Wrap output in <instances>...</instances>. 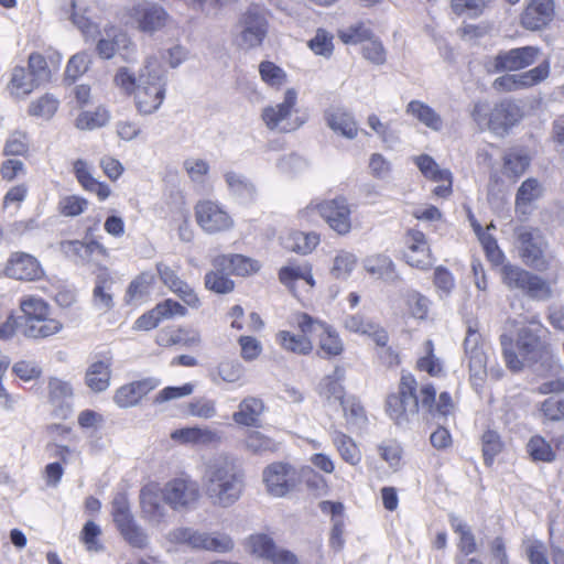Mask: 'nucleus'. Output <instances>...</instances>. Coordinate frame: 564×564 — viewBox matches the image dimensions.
Masks as SVG:
<instances>
[{
    "mask_svg": "<svg viewBox=\"0 0 564 564\" xmlns=\"http://www.w3.org/2000/svg\"><path fill=\"white\" fill-rule=\"evenodd\" d=\"M207 535L208 533L192 528H177L170 531L166 539L174 544H186L192 549L206 551Z\"/></svg>",
    "mask_w": 564,
    "mask_h": 564,
    "instance_id": "obj_37",
    "label": "nucleus"
},
{
    "mask_svg": "<svg viewBox=\"0 0 564 564\" xmlns=\"http://www.w3.org/2000/svg\"><path fill=\"white\" fill-rule=\"evenodd\" d=\"M245 444L254 454L273 453L279 448L275 441L258 431L250 432L245 440Z\"/></svg>",
    "mask_w": 564,
    "mask_h": 564,
    "instance_id": "obj_56",
    "label": "nucleus"
},
{
    "mask_svg": "<svg viewBox=\"0 0 564 564\" xmlns=\"http://www.w3.org/2000/svg\"><path fill=\"white\" fill-rule=\"evenodd\" d=\"M332 442L344 462L350 466H358L361 463V451L357 443L347 434L338 430L330 432Z\"/></svg>",
    "mask_w": 564,
    "mask_h": 564,
    "instance_id": "obj_35",
    "label": "nucleus"
},
{
    "mask_svg": "<svg viewBox=\"0 0 564 564\" xmlns=\"http://www.w3.org/2000/svg\"><path fill=\"white\" fill-rule=\"evenodd\" d=\"M539 52V48L534 46L503 51L488 61L486 67L489 73L520 70L532 65L536 61Z\"/></svg>",
    "mask_w": 564,
    "mask_h": 564,
    "instance_id": "obj_12",
    "label": "nucleus"
},
{
    "mask_svg": "<svg viewBox=\"0 0 564 564\" xmlns=\"http://www.w3.org/2000/svg\"><path fill=\"white\" fill-rule=\"evenodd\" d=\"M454 403L447 392H442L436 400V389L432 383H424L417 390L413 376H402L399 392L387 398L386 411L389 417L401 429H408L420 421V413L433 417L447 416L453 412Z\"/></svg>",
    "mask_w": 564,
    "mask_h": 564,
    "instance_id": "obj_1",
    "label": "nucleus"
},
{
    "mask_svg": "<svg viewBox=\"0 0 564 564\" xmlns=\"http://www.w3.org/2000/svg\"><path fill=\"white\" fill-rule=\"evenodd\" d=\"M111 513L113 522L119 531L134 522L128 499L122 494H119L113 498Z\"/></svg>",
    "mask_w": 564,
    "mask_h": 564,
    "instance_id": "obj_52",
    "label": "nucleus"
},
{
    "mask_svg": "<svg viewBox=\"0 0 564 564\" xmlns=\"http://www.w3.org/2000/svg\"><path fill=\"white\" fill-rule=\"evenodd\" d=\"M154 283V274L151 272H142L135 279H133L127 290L126 301L127 303L138 302L145 299L151 291Z\"/></svg>",
    "mask_w": 564,
    "mask_h": 564,
    "instance_id": "obj_42",
    "label": "nucleus"
},
{
    "mask_svg": "<svg viewBox=\"0 0 564 564\" xmlns=\"http://www.w3.org/2000/svg\"><path fill=\"white\" fill-rule=\"evenodd\" d=\"M527 452L534 462L552 463L556 454L542 436H532L527 444Z\"/></svg>",
    "mask_w": 564,
    "mask_h": 564,
    "instance_id": "obj_47",
    "label": "nucleus"
},
{
    "mask_svg": "<svg viewBox=\"0 0 564 564\" xmlns=\"http://www.w3.org/2000/svg\"><path fill=\"white\" fill-rule=\"evenodd\" d=\"M522 293L527 294L531 299L545 301L552 296V289L547 281L531 273Z\"/></svg>",
    "mask_w": 564,
    "mask_h": 564,
    "instance_id": "obj_62",
    "label": "nucleus"
},
{
    "mask_svg": "<svg viewBox=\"0 0 564 564\" xmlns=\"http://www.w3.org/2000/svg\"><path fill=\"white\" fill-rule=\"evenodd\" d=\"M372 35L371 29L364 22H357L338 31V37L341 42L350 45L366 43Z\"/></svg>",
    "mask_w": 564,
    "mask_h": 564,
    "instance_id": "obj_49",
    "label": "nucleus"
},
{
    "mask_svg": "<svg viewBox=\"0 0 564 564\" xmlns=\"http://www.w3.org/2000/svg\"><path fill=\"white\" fill-rule=\"evenodd\" d=\"M345 370L336 367L330 375L325 376L318 384V393L328 404L341 403L347 397L343 381Z\"/></svg>",
    "mask_w": 564,
    "mask_h": 564,
    "instance_id": "obj_27",
    "label": "nucleus"
},
{
    "mask_svg": "<svg viewBox=\"0 0 564 564\" xmlns=\"http://www.w3.org/2000/svg\"><path fill=\"white\" fill-rule=\"evenodd\" d=\"M542 195V184L536 178H527L518 188L516 195V212L527 215L530 213L532 204L540 199Z\"/></svg>",
    "mask_w": 564,
    "mask_h": 564,
    "instance_id": "obj_34",
    "label": "nucleus"
},
{
    "mask_svg": "<svg viewBox=\"0 0 564 564\" xmlns=\"http://www.w3.org/2000/svg\"><path fill=\"white\" fill-rule=\"evenodd\" d=\"M19 306L23 313L24 322L51 316L48 303L36 295L22 296L20 299Z\"/></svg>",
    "mask_w": 564,
    "mask_h": 564,
    "instance_id": "obj_39",
    "label": "nucleus"
},
{
    "mask_svg": "<svg viewBox=\"0 0 564 564\" xmlns=\"http://www.w3.org/2000/svg\"><path fill=\"white\" fill-rule=\"evenodd\" d=\"M406 113L413 116L421 123L434 131H440L443 127V120L441 116L423 101H410L406 106Z\"/></svg>",
    "mask_w": 564,
    "mask_h": 564,
    "instance_id": "obj_38",
    "label": "nucleus"
},
{
    "mask_svg": "<svg viewBox=\"0 0 564 564\" xmlns=\"http://www.w3.org/2000/svg\"><path fill=\"white\" fill-rule=\"evenodd\" d=\"M275 547L273 540L267 534H253L246 540L247 551L259 558L269 560Z\"/></svg>",
    "mask_w": 564,
    "mask_h": 564,
    "instance_id": "obj_48",
    "label": "nucleus"
},
{
    "mask_svg": "<svg viewBox=\"0 0 564 564\" xmlns=\"http://www.w3.org/2000/svg\"><path fill=\"white\" fill-rule=\"evenodd\" d=\"M553 13L552 0H531L522 13L521 23L528 30H540L552 20Z\"/></svg>",
    "mask_w": 564,
    "mask_h": 564,
    "instance_id": "obj_24",
    "label": "nucleus"
},
{
    "mask_svg": "<svg viewBox=\"0 0 564 564\" xmlns=\"http://www.w3.org/2000/svg\"><path fill=\"white\" fill-rule=\"evenodd\" d=\"M195 218L203 231L209 235L230 230L235 221L226 208L218 202L203 199L195 205Z\"/></svg>",
    "mask_w": 564,
    "mask_h": 564,
    "instance_id": "obj_11",
    "label": "nucleus"
},
{
    "mask_svg": "<svg viewBox=\"0 0 564 564\" xmlns=\"http://www.w3.org/2000/svg\"><path fill=\"white\" fill-rule=\"evenodd\" d=\"M48 400L52 404H62L73 397V388L68 381L52 377L48 380Z\"/></svg>",
    "mask_w": 564,
    "mask_h": 564,
    "instance_id": "obj_60",
    "label": "nucleus"
},
{
    "mask_svg": "<svg viewBox=\"0 0 564 564\" xmlns=\"http://www.w3.org/2000/svg\"><path fill=\"white\" fill-rule=\"evenodd\" d=\"M29 68L36 87L51 80L52 72L43 55L32 53L29 56Z\"/></svg>",
    "mask_w": 564,
    "mask_h": 564,
    "instance_id": "obj_58",
    "label": "nucleus"
},
{
    "mask_svg": "<svg viewBox=\"0 0 564 564\" xmlns=\"http://www.w3.org/2000/svg\"><path fill=\"white\" fill-rule=\"evenodd\" d=\"M261 119L270 131L279 133L296 131L307 121V117L300 111L295 88H288L281 102L264 107Z\"/></svg>",
    "mask_w": 564,
    "mask_h": 564,
    "instance_id": "obj_5",
    "label": "nucleus"
},
{
    "mask_svg": "<svg viewBox=\"0 0 564 564\" xmlns=\"http://www.w3.org/2000/svg\"><path fill=\"white\" fill-rule=\"evenodd\" d=\"M113 279L107 270H102L96 276L95 288L93 290V306L95 310L106 313L113 307L111 288Z\"/></svg>",
    "mask_w": 564,
    "mask_h": 564,
    "instance_id": "obj_31",
    "label": "nucleus"
},
{
    "mask_svg": "<svg viewBox=\"0 0 564 564\" xmlns=\"http://www.w3.org/2000/svg\"><path fill=\"white\" fill-rule=\"evenodd\" d=\"M449 521L452 529L459 534V550L466 555L474 553L476 551V541L468 525L454 514L449 517Z\"/></svg>",
    "mask_w": 564,
    "mask_h": 564,
    "instance_id": "obj_51",
    "label": "nucleus"
},
{
    "mask_svg": "<svg viewBox=\"0 0 564 564\" xmlns=\"http://www.w3.org/2000/svg\"><path fill=\"white\" fill-rule=\"evenodd\" d=\"M279 279L286 286H291L296 280H304L311 288L315 285L312 267L307 262L282 267L279 272Z\"/></svg>",
    "mask_w": 564,
    "mask_h": 564,
    "instance_id": "obj_40",
    "label": "nucleus"
},
{
    "mask_svg": "<svg viewBox=\"0 0 564 564\" xmlns=\"http://www.w3.org/2000/svg\"><path fill=\"white\" fill-rule=\"evenodd\" d=\"M237 43L243 50H252L262 45L269 32V22L265 9L251 4L240 15L238 24Z\"/></svg>",
    "mask_w": 564,
    "mask_h": 564,
    "instance_id": "obj_8",
    "label": "nucleus"
},
{
    "mask_svg": "<svg viewBox=\"0 0 564 564\" xmlns=\"http://www.w3.org/2000/svg\"><path fill=\"white\" fill-rule=\"evenodd\" d=\"M62 328L63 324L58 319L47 316L24 322L21 333L30 339H43L59 333Z\"/></svg>",
    "mask_w": 564,
    "mask_h": 564,
    "instance_id": "obj_32",
    "label": "nucleus"
},
{
    "mask_svg": "<svg viewBox=\"0 0 564 564\" xmlns=\"http://www.w3.org/2000/svg\"><path fill=\"white\" fill-rule=\"evenodd\" d=\"M61 249L66 257L76 263H98L100 258L107 256L106 248L97 241L83 242L69 240L61 243Z\"/></svg>",
    "mask_w": 564,
    "mask_h": 564,
    "instance_id": "obj_20",
    "label": "nucleus"
},
{
    "mask_svg": "<svg viewBox=\"0 0 564 564\" xmlns=\"http://www.w3.org/2000/svg\"><path fill=\"white\" fill-rule=\"evenodd\" d=\"M405 246L404 259L409 265L420 270H427L433 265L434 259L422 231L409 230L405 236Z\"/></svg>",
    "mask_w": 564,
    "mask_h": 564,
    "instance_id": "obj_16",
    "label": "nucleus"
},
{
    "mask_svg": "<svg viewBox=\"0 0 564 564\" xmlns=\"http://www.w3.org/2000/svg\"><path fill=\"white\" fill-rule=\"evenodd\" d=\"M267 492L273 497H284L296 484L295 468L283 462L268 465L262 473Z\"/></svg>",
    "mask_w": 564,
    "mask_h": 564,
    "instance_id": "obj_13",
    "label": "nucleus"
},
{
    "mask_svg": "<svg viewBox=\"0 0 564 564\" xmlns=\"http://www.w3.org/2000/svg\"><path fill=\"white\" fill-rule=\"evenodd\" d=\"M228 275L230 273H226L225 270H217L213 267V270L205 275L206 289L218 294L230 293L235 288V283Z\"/></svg>",
    "mask_w": 564,
    "mask_h": 564,
    "instance_id": "obj_50",
    "label": "nucleus"
},
{
    "mask_svg": "<svg viewBox=\"0 0 564 564\" xmlns=\"http://www.w3.org/2000/svg\"><path fill=\"white\" fill-rule=\"evenodd\" d=\"M521 118V110L514 102L503 100L496 105L488 119V129L496 134L507 133Z\"/></svg>",
    "mask_w": 564,
    "mask_h": 564,
    "instance_id": "obj_22",
    "label": "nucleus"
},
{
    "mask_svg": "<svg viewBox=\"0 0 564 564\" xmlns=\"http://www.w3.org/2000/svg\"><path fill=\"white\" fill-rule=\"evenodd\" d=\"M348 429H361L367 422L365 410L354 397H347L340 404Z\"/></svg>",
    "mask_w": 564,
    "mask_h": 564,
    "instance_id": "obj_44",
    "label": "nucleus"
},
{
    "mask_svg": "<svg viewBox=\"0 0 564 564\" xmlns=\"http://www.w3.org/2000/svg\"><path fill=\"white\" fill-rule=\"evenodd\" d=\"M276 340L285 350L299 355H307L313 349V344L308 337L295 335L288 330L279 332Z\"/></svg>",
    "mask_w": 564,
    "mask_h": 564,
    "instance_id": "obj_43",
    "label": "nucleus"
},
{
    "mask_svg": "<svg viewBox=\"0 0 564 564\" xmlns=\"http://www.w3.org/2000/svg\"><path fill=\"white\" fill-rule=\"evenodd\" d=\"M264 409L265 406L261 399L247 397L239 403L238 410L232 414V420L238 425L260 427L261 415Z\"/></svg>",
    "mask_w": 564,
    "mask_h": 564,
    "instance_id": "obj_25",
    "label": "nucleus"
},
{
    "mask_svg": "<svg viewBox=\"0 0 564 564\" xmlns=\"http://www.w3.org/2000/svg\"><path fill=\"white\" fill-rule=\"evenodd\" d=\"M156 271L162 283L173 293H175L185 304L193 308L200 305V301L194 289L177 272L164 262L156 263Z\"/></svg>",
    "mask_w": 564,
    "mask_h": 564,
    "instance_id": "obj_17",
    "label": "nucleus"
},
{
    "mask_svg": "<svg viewBox=\"0 0 564 564\" xmlns=\"http://www.w3.org/2000/svg\"><path fill=\"white\" fill-rule=\"evenodd\" d=\"M212 265L217 270L236 275H248L260 269L258 261L242 254H218L212 258Z\"/></svg>",
    "mask_w": 564,
    "mask_h": 564,
    "instance_id": "obj_23",
    "label": "nucleus"
},
{
    "mask_svg": "<svg viewBox=\"0 0 564 564\" xmlns=\"http://www.w3.org/2000/svg\"><path fill=\"white\" fill-rule=\"evenodd\" d=\"M259 74L265 85L276 90L288 83L285 70L270 61H263L259 64Z\"/></svg>",
    "mask_w": 564,
    "mask_h": 564,
    "instance_id": "obj_45",
    "label": "nucleus"
},
{
    "mask_svg": "<svg viewBox=\"0 0 564 564\" xmlns=\"http://www.w3.org/2000/svg\"><path fill=\"white\" fill-rule=\"evenodd\" d=\"M162 498V489L155 484H149L140 491L142 517L152 525H160L165 521L166 508Z\"/></svg>",
    "mask_w": 564,
    "mask_h": 564,
    "instance_id": "obj_18",
    "label": "nucleus"
},
{
    "mask_svg": "<svg viewBox=\"0 0 564 564\" xmlns=\"http://www.w3.org/2000/svg\"><path fill=\"white\" fill-rule=\"evenodd\" d=\"M127 23L144 33L153 34L162 30L170 21V14L159 3L140 0L124 8Z\"/></svg>",
    "mask_w": 564,
    "mask_h": 564,
    "instance_id": "obj_9",
    "label": "nucleus"
},
{
    "mask_svg": "<svg viewBox=\"0 0 564 564\" xmlns=\"http://www.w3.org/2000/svg\"><path fill=\"white\" fill-rule=\"evenodd\" d=\"M58 108V100L51 94H45L29 106V115L51 119Z\"/></svg>",
    "mask_w": 564,
    "mask_h": 564,
    "instance_id": "obj_59",
    "label": "nucleus"
},
{
    "mask_svg": "<svg viewBox=\"0 0 564 564\" xmlns=\"http://www.w3.org/2000/svg\"><path fill=\"white\" fill-rule=\"evenodd\" d=\"M463 346L471 386L478 391L482 388L488 376L487 366L490 348L481 334L471 326L467 328Z\"/></svg>",
    "mask_w": 564,
    "mask_h": 564,
    "instance_id": "obj_6",
    "label": "nucleus"
},
{
    "mask_svg": "<svg viewBox=\"0 0 564 564\" xmlns=\"http://www.w3.org/2000/svg\"><path fill=\"white\" fill-rule=\"evenodd\" d=\"M43 273L36 258L25 252L11 254L6 265V274L15 280L34 281L41 279Z\"/></svg>",
    "mask_w": 564,
    "mask_h": 564,
    "instance_id": "obj_19",
    "label": "nucleus"
},
{
    "mask_svg": "<svg viewBox=\"0 0 564 564\" xmlns=\"http://www.w3.org/2000/svg\"><path fill=\"white\" fill-rule=\"evenodd\" d=\"M500 275L508 289L523 292L531 273L519 265L508 262L500 268Z\"/></svg>",
    "mask_w": 564,
    "mask_h": 564,
    "instance_id": "obj_41",
    "label": "nucleus"
},
{
    "mask_svg": "<svg viewBox=\"0 0 564 564\" xmlns=\"http://www.w3.org/2000/svg\"><path fill=\"white\" fill-rule=\"evenodd\" d=\"M542 324L532 318L529 325L519 329L516 343L508 335H501L500 344L506 365L513 371L521 370L525 364L538 361L545 348L541 338Z\"/></svg>",
    "mask_w": 564,
    "mask_h": 564,
    "instance_id": "obj_4",
    "label": "nucleus"
},
{
    "mask_svg": "<svg viewBox=\"0 0 564 564\" xmlns=\"http://www.w3.org/2000/svg\"><path fill=\"white\" fill-rule=\"evenodd\" d=\"M110 120L109 111L104 107H98L94 111H83L75 121L79 130H94L106 126Z\"/></svg>",
    "mask_w": 564,
    "mask_h": 564,
    "instance_id": "obj_46",
    "label": "nucleus"
},
{
    "mask_svg": "<svg viewBox=\"0 0 564 564\" xmlns=\"http://www.w3.org/2000/svg\"><path fill=\"white\" fill-rule=\"evenodd\" d=\"M319 348L327 357L338 356L343 352L344 346L337 332L329 325L319 333Z\"/></svg>",
    "mask_w": 564,
    "mask_h": 564,
    "instance_id": "obj_55",
    "label": "nucleus"
},
{
    "mask_svg": "<svg viewBox=\"0 0 564 564\" xmlns=\"http://www.w3.org/2000/svg\"><path fill=\"white\" fill-rule=\"evenodd\" d=\"M550 75V63L544 61L534 68L520 74L502 75L495 79L492 87L499 91H514L540 84Z\"/></svg>",
    "mask_w": 564,
    "mask_h": 564,
    "instance_id": "obj_15",
    "label": "nucleus"
},
{
    "mask_svg": "<svg viewBox=\"0 0 564 564\" xmlns=\"http://www.w3.org/2000/svg\"><path fill=\"white\" fill-rule=\"evenodd\" d=\"M364 267L366 271L387 282H393L398 279L393 261L386 254H372L365 259Z\"/></svg>",
    "mask_w": 564,
    "mask_h": 564,
    "instance_id": "obj_36",
    "label": "nucleus"
},
{
    "mask_svg": "<svg viewBox=\"0 0 564 564\" xmlns=\"http://www.w3.org/2000/svg\"><path fill=\"white\" fill-rule=\"evenodd\" d=\"M426 355L417 360V368L427 372L432 377H438L443 373V365L434 355V345L431 339L424 344Z\"/></svg>",
    "mask_w": 564,
    "mask_h": 564,
    "instance_id": "obj_61",
    "label": "nucleus"
},
{
    "mask_svg": "<svg viewBox=\"0 0 564 564\" xmlns=\"http://www.w3.org/2000/svg\"><path fill=\"white\" fill-rule=\"evenodd\" d=\"M319 243V235L316 232L289 231L281 237V245L284 249L307 254L312 252Z\"/></svg>",
    "mask_w": 564,
    "mask_h": 564,
    "instance_id": "obj_33",
    "label": "nucleus"
},
{
    "mask_svg": "<svg viewBox=\"0 0 564 564\" xmlns=\"http://www.w3.org/2000/svg\"><path fill=\"white\" fill-rule=\"evenodd\" d=\"M172 440L182 444L212 445L220 442V435L209 427H183L171 433Z\"/></svg>",
    "mask_w": 564,
    "mask_h": 564,
    "instance_id": "obj_26",
    "label": "nucleus"
},
{
    "mask_svg": "<svg viewBox=\"0 0 564 564\" xmlns=\"http://www.w3.org/2000/svg\"><path fill=\"white\" fill-rule=\"evenodd\" d=\"M416 165L425 177L433 181H449L451 172L441 170L437 163L429 155H420L416 158Z\"/></svg>",
    "mask_w": 564,
    "mask_h": 564,
    "instance_id": "obj_63",
    "label": "nucleus"
},
{
    "mask_svg": "<svg viewBox=\"0 0 564 564\" xmlns=\"http://www.w3.org/2000/svg\"><path fill=\"white\" fill-rule=\"evenodd\" d=\"M183 166L188 177L198 184H203L209 173V164L204 159L188 158L184 161Z\"/></svg>",
    "mask_w": 564,
    "mask_h": 564,
    "instance_id": "obj_64",
    "label": "nucleus"
},
{
    "mask_svg": "<svg viewBox=\"0 0 564 564\" xmlns=\"http://www.w3.org/2000/svg\"><path fill=\"white\" fill-rule=\"evenodd\" d=\"M520 252L524 263L538 271H544L550 265L547 242L540 230L528 227L517 229Z\"/></svg>",
    "mask_w": 564,
    "mask_h": 564,
    "instance_id": "obj_10",
    "label": "nucleus"
},
{
    "mask_svg": "<svg viewBox=\"0 0 564 564\" xmlns=\"http://www.w3.org/2000/svg\"><path fill=\"white\" fill-rule=\"evenodd\" d=\"M530 164L527 154L520 151H510L503 156V174L512 177H519L525 172Z\"/></svg>",
    "mask_w": 564,
    "mask_h": 564,
    "instance_id": "obj_54",
    "label": "nucleus"
},
{
    "mask_svg": "<svg viewBox=\"0 0 564 564\" xmlns=\"http://www.w3.org/2000/svg\"><path fill=\"white\" fill-rule=\"evenodd\" d=\"M159 384L160 380L155 378H145L127 383L117 389L113 395V402L121 409L134 406Z\"/></svg>",
    "mask_w": 564,
    "mask_h": 564,
    "instance_id": "obj_21",
    "label": "nucleus"
},
{
    "mask_svg": "<svg viewBox=\"0 0 564 564\" xmlns=\"http://www.w3.org/2000/svg\"><path fill=\"white\" fill-rule=\"evenodd\" d=\"M164 501L174 510L184 509L195 503L199 497L196 481L180 477L167 481L162 489Z\"/></svg>",
    "mask_w": 564,
    "mask_h": 564,
    "instance_id": "obj_14",
    "label": "nucleus"
},
{
    "mask_svg": "<svg viewBox=\"0 0 564 564\" xmlns=\"http://www.w3.org/2000/svg\"><path fill=\"white\" fill-rule=\"evenodd\" d=\"M224 178L229 194L238 202L246 204L254 200L257 188L246 175L235 171H227L224 174Z\"/></svg>",
    "mask_w": 564,
    "mask_h": 564,
    "instance_id": "obj_28",
    "label": "nucleus"
},
{
    "mask_svg": "<svg viewBox=\"0 0 564 564\" xmlns=\"http://www.w3.org/2000/svg\"><path fill=\"white\" fill-rule=\"evenodd\" d=\"M203 484L212 502L220 507L234 505L243 489L242 475L227 457H218L206 466Z\"/></svg>",
    "mask_w": 564,
    "mask_h": 564,
    "instance_id": "obj_3",
    "label": "nucleus"
},
{
    "mask_svg": "<svg viewBox=\"0 0 564 564\" xmlns=\"http://www.w3.org/2000/svg\"><path fill=\"white\" fill-rule=\"evenodd\" d=\"M9 86L11 93L17 97H24L31 94L36 87L33 79L26 74L25 68L21 66L13 68Z\"/></svg>",
    "mask_w": 564,
    "mask_h": 564,
    "instance_id": "obj_53",
    "label": "nucleus"
},
{
    "mask_svg": "<svg viewBox=\"0 0 564 564\" xmlns=\"http://www.w3.org/2000/svg\"><path fill=\"white\" fill-rule=\"evenodd\" d=\"M325 120L335 133L347 139H355L358 134V127L354 116L343 108L327 110L325 112Z\"/></svg>",
    "mask_w": 564,
    "mask_h": 564,
    "instance_id": "obj_29",
    "label": "nucleus"
},
{
    "mask_svg": "<svg viewBox=\"0 0 564 564\" xmlns=\"http://www.w3.org/2000/svg\"><path fill=\"white\" fill-rule=\"evenodd\" d=\"M113 83L124 94L133 96L140 113L151 115L163 104L167 77L159 58L149 56L138 74L129 67H119Z\"/></svg>",
    "mask_w": 564,
    "mask_h": 564,
    "instance_id": "obj_2",
    "label": "nucleus"
},
{
    "mask_svg": "<svg viewBox=\"0 0 564 564\" xmlns=\"http://www.w3.org/2000/svg\"><path fill=\"white\" fill-rule=\"evenodd\" d=\"M357 264V257L349 251L341 250L334 258L332 274L336 279H347Z\"/></svg>",
    "mask_w": 564,
    "mask_h": 564,
    "instance_id": "obj_57",
    "label": "nucleus"
},
{
    "mask_svg": "<svg viewBox=\"0 0 564 564\" xmlns=\"http://www.w3.org/2000/svg\"><path fill=\"white\" fill-rule=\"evenodd\" d=\"M111 360L106 358L93 362L86 370L85 383L94 392L106 391L110 386Z\"/></svg>",
    "mask_w": 564,
    "mask_h": 564,
    "instance_id": "obj_30",
    "label": "nucleus"
},
{
    "mask_svg": "<svg viewBox=\"0 0 564 564\" xmlns=\"http://www.w3.org/2000/svg\"><path fill=\"white\" fill-rule=\"evenodd\" d=\"M317 213L332 230L345 236L351 230V209L347 199L343 196L322 202H312L301 213V216L310 217Z\"/></svg>",
    "mask_w": 564,
    "mask_h": 564,
    "instance_id": "obj_7",
    "label": "nucleus"
}]
</instances>
